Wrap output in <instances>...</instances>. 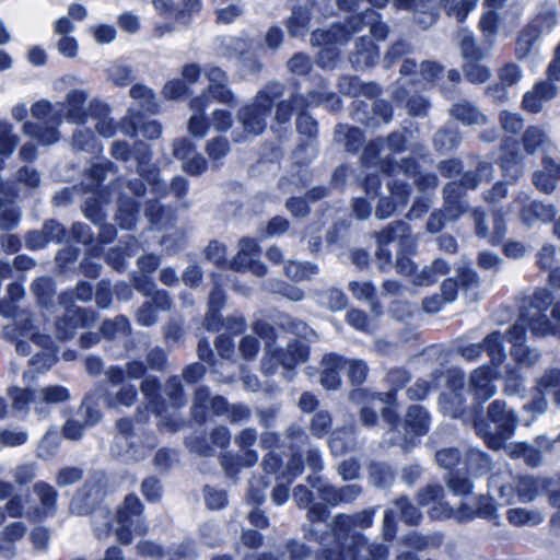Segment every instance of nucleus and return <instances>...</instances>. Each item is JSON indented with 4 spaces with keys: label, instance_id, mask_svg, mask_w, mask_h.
Here are the masks:
<instances>
[{
    "label": "nucleus",
    "instance_id": "nucleus-1",
    "mask_svg": "<svg viewBox=\"0 0 560 560\" xmlns=\"http://www.w3.org/2000/svg\"><path fill=\"white\" fill-rule=\"evenodd\" d=\"M551 299L549 293L541 291L536 293L533 303L524 311L520 320L509 330V340L512 343V354L515 360L523 365L534 364L539 353L524 346L525 325H527L536 336H546L558 331L560 323V302L551 311L553 323L549 320L547 306Z\"/></svg>",
    "mask_w": 560,
    "mask_h": 560
},
{
    "label": "nucleus",
    "instance_id": "nucleus-2",
    "mask_svg": "<svg viewBox=\"0 0 560 560\" xmlns=\"http://www.w3.org/2000/svg\"><path fill=\"white\" fill-rule=\"evenodd\" d=\"M253 330L266 341V354L262 360V371L266 374L275 373L279 364L289 370L306 361L308 351L303 343H292L285 351H278L273 348L271 342L275 337L273 328L267 323L257 322L253 326Z\"/></svg>",
    "mask_w": 560,
    "mask_h": 560
},
{
    "label": "nucleus",
    "instance_id": "nucleus-3",
    "mask_svg": "<svg viewBox=\"0 0 560 560\" xmlns=\"http://www.w3.org/2000/svg\"><path fill=\"white\" fill-rule=\"evenodd\" d=\"M282 94L283 89L281 84H268L257 93L253 103L244 106L238 112V120L242 122L247 135L258 136L264 131L271 106Z\"/></svg>",
    "mask_w": 560,
    "mask_h": 560
},
{
    "label": "nucleus",
    "instance_id": "nucleus-4",
    "mask_svg": "<svg viewBox=\"0 0 560 560\" xmlns=\"http://www.w3.org/2000/svg\"><path fill=\"white\" fill-rule=\"evenodd\" d=\"M32 116L38 124L26 121L23 125L24 135L36 139L42 144H52L59 140L57 127L60 125L61 108H56L47 101L36 102L32 108Z\"/></svg>",
    "mask_w": 560,
    "mask_h": 560
},
{
    "label": "nucleus",
    "instance_id": "nucleus-5",
    "mask_svg": "<svg viewBox=\"0 0 560 560\" xmlns=\"http://www.w3.org/2000/svg\"><path fill=\"white\" fill-rule=\"evenodd\" d=\"M489 487L499 493L504 504H509L514 498L515 487L522 502H532L544 488V483L530 477H522L516 481L511 472L501 471L490 477Z\"/></svg>",
    "mask_w": 560,
    "mask_h": 560
},
{
    "label": "nucleus",
    "instance_id": "nucleus-6",
    "mask_svg": "<svg viewBox=\"0 0 560 560\" xmlns=\"http://www.w3.org/2000/svg\"><path fill=\"white\" fill-rule=\"evenodd\" d=\"M488 418L495 425L494 432L483 431L481 425L477 427L478 433L482 434L486 443L492 450L503 448L504 442L513 435L517 425L515 413L501 400L493 401L488 408Z\"/></svg>",
    "mask_w": 560,
    "mask_h": 560
},
{
    "label": "nucleus",
    "instance_id": "nucleus-7",
    "mask_svg": "<svg viewBox=\"0 0 560 560\" xmlns=\"http://www.w3.org/2000/svg\"><path fill=\"white\" fill-rule=\"evenodd\" d=\"M353 401L363 402L360 410V420L364 425H373L376 422V411L381 410L386 421L396 419L395 397L392 393L368 394L365 389H357L351 394Z\"/></svg>",
    "mask_w": 560,
    "mask_h": 560
},
{
    "label": "nucleus",
    "instance_id": "nucleus-8",
    "mask_svg": "<svg viewBox=\"0 0 560 560\" xmlns=\"http://www.w3.org/2000/svg\"><path fill=\"white\" fill-rule=\"evenodd\" d=\"M377 242L380 246L376 252V257L381 270H385L390 262V252L385 248L386 244L396 242L399 248L408 253H411L416 245L415 240L411 237L409 228L404 222H396L387 230L378 233Z\"/></svg>",
    "mask_w": 560,
    "mask_h": 560
},
{
    "label": "nucleus",
    "instance_id": "nucleus-9",
    "mask_svg": "<svg viewBox=\"0 0 560 560\" xmlns=\"http://www.w3.org/2000/svg\"><path fill=\"white\" fill-rule=\"evenodd\" d=\"M141 512L142 504L140 500L135 495H127L124 506L117 512L115 521L117 524L115 533L120 542L129 544L131 541L132 532L143 533L140 526Z\"/></svg>",
    "mask_w": 560,
    "mask_h": 560
},
{
    "label": "nucleus",
    "instance_id": "nucleus-10",
    "mask_svg": "<svg viewBox=\"0 0 560 560\" xmlns=\"http://www.w3.org/2000/svg\"><path fill=\"white\" fill-rule=\"evenodd\" d=\"M445 383L446 390L440 397V408L443 413L455 418L463 411V396L460 390L464 386L463 373L456 369L447 370L440 375Z\"/></svg>",
    "mask_w": 560,
    "mask_h": 560
},
{
    "label": "nucleus",
    "instance_id": "nucleus-11",
    "mask_svg": "<svg viewBox=\"0 0 560 560\" xmlns=\"http://www.w3.org/2000/svg\"><path fill=\"white\" fill-rule=\"evenodd\" d=\"M116 425L118 434L112 447L116 454H126L129 458L139 460L147 455L149 448L154 446L153 438L149 446L138 445L139 439L133 434V425L130 419H120Z\"/></svg>",
    "mask_w": 560,
    "mask_h": 560
},
{
    "label": "nucleus",
    "instance_id": "nucleus-12",
    "mask_svg": "<svg viewBox=\"0 0 560 560\" xmlns=\"http://www.w3.org/2000/svg\"><path fill=\"white\" fill-rule=\"evenodd\" d=\"M513 203L522 207L520 220L528 228L538 223L550 222L558 213L556 206L551 203H544L537 200L529 201V196L526 192H520L514 198Z\"/></svg>",
    "mask_w": 560,
    "mask_h": 560
},
{
    "label": "nucleus",
    "instance_id": "nucleus-13",
    "mask_svg": "<svg viewBox=\"0 0 560 560\" xmlns=\"http://www.w3.org/2000/svg\"><path fill=\"white\" fill-rule=\"evenodd\" d=\"M557 24L553 9L539 13L530 24L522 32L517 39V54L524 57L537 40L539 35L549 33Z\"/></svg>",
    "mask_w": 560,
    "mask_h": 560
},
{
    "label": "nucleus",
    "instance_id": "nucleus-14",
    "mask_svg": "<svg viewBox=\"0 0 560 560\" xmlns=\"http://www.w3.org/2000/svg\"><path fill=\"white\" fill-rule=\"evenodd\" d=\"M104 495L102 477L88 480L73 498L70 509L79 515L89 514L101 502Z\"/></svg>",
    "mask_w": 560,
    "mask_h": 560
},
{
    "label": "nucleus",
    "instance_id": "nucleus-15",
    "mask_svg": "<svg viewBox=\"0 0 560 560\" xmlns=\"http://www.w3.org/2000/svg\"><path fill=\"white\" fill-rule=\"evenodd\" d=\"M205 74L210 84L201 94H207L209 102H211V100H215L223 104L234 105L235 95L226 86L228 74L214 66H207L205 68Z\"/></svg>",
    "mask_w": 560,
    "mask_h": 560
},
{
    "label": "nucleus",
    "instance_id": "nucleus-16",
    "mask_svg": "<svg viewBox=\"0 0 560 560\" xmlns=\"http://www.w3.org/2000/svg\"><path fill=\"white\" fill-rule=\"evenodd\" d=\"M493 224L490 230L486 224L487 214L483 210L477 208L472 210L471 218L475 223V231L479 237L487 238L489 243L499 244L506 234V225L503 214L500 211L493 212Z\"/></svg>",
    "mask_w": 560,
    "mask_h": 560
},
{
    "label": "nucleus",
    "instance_id": "nucleus-17",
    "mask_svg": "<svg viewBox=\"0 0 560 560\" xmlns=\"http://www.w3.org/2000/svg\"><path fill=\"white\" fill-rule=\"evenodd\" d=\"M351 540L352 545L341 557H332V553L329 552L326 560H381L385 555V549L382 546L369 545L361 535L352 536Z\"/></svg>",
    "mask_w": 560,
    "mask_h": 560
},
{
    "label": "nucleus",
    "instance_id": "nucleus-18",
    "mask_svg": "<svg viewBox=\"0 0 560 560\" xmlns=\"http://www.w3.org/2000/svg\"><path fill=\"white\" fill-rule=\"evenodd\" d=\"M93 320L92 314H86L79 306L71 305L66 310L63 317L56 324L58 335L62 339L72 338L75 329L90 326Z\"/></svg>",
    "mask_w": 560,
    "mask_h": 560
},
{
    "label": "nucleus",
    "instance_id": "nucleus-19",
    "mask_svg": "<svg viewBox=\"0 0 560 560\" xmlns=\"http://www.w3.org/2000/svg\"><path fill=\"white\" fill-rule=\"evenodd\" d=\"M120 130L127 136H142L148 139H156L161 135V126L154 121H144L143 117L136 114L135 109L129 110V116L125 117L120 122Z\"/></svg>",
    "mask_w": 560,
    "mask_h": 560
},
{
    "label": "nucleus",
    "instance_id": "nucleus-20",
    "mask_svg": "<svg viewBox=\"0 0 560 560\" xmlns=\"http://www.w3.org/2000/svg\"><path fill=\"white\" fill-rule=\"evenodd\" d=\"M494 378V373L489 366H481L472 372L469 381V390L477 401L482 402L494 396L497 392L492 384Z\"/></svg>",
    "mask_w": 560,
    "mask_h": 560
},
{
    "label": "nucleus",
    "instance_id": "nucleus-21",
    "mask_svg": "<svg viewBox=\"0 0 560 560\" xmlns=\"http://www.w3.org/2000/svg\"><path fill=\"white\" fill-rule=\"evenodd\" d=\"M389 190L390 199H381L376 208V217L380 219L388 218L398 209V207H404L408 201L409 191L404 183H390Z\"/></svg>",
    "mask_w": 560,
    "mask_h": 560
},
{
    "label": "nucleus",
    "instance_id": "nucleus-22",
    "mask_svg": "<svg viewBox=\"0 0 560 560\" xmlns=\"http://www.w3.org/2000/svg\"><path fill=\"white\" fill-rule=\"evenodd\" d=\"M348 38V32H346V30L341 26H331L328 31L325 32H314L313 40L316 44L324 46L318 56L319 62L323 66L328 67L329 62H326L325 58L330 54L331 46L345 44Z\"/></svg>",
    "mask_w": 560,
    "mask_h": 560
},
{
    "label": "nucleus",
    "instance_id": "nucleus-23",
    "mask_svg": "<svg viewBox=\"0 0 560 560\" xmlns=\"http://www.w3.org/2000/svg\"><path fill=\"white\" fill-rule=\"evenodd\" d=\"M430 424V418L428 412L420 406H412L408 409L402 425L406 430V436L404 442L411 440L412 435H423L428 432Z\"/></svg>",
    "mask_w": 560,
    "mask_h": 560
},
{
    "label": "nucleus",
    "instance_id": "nucleus-24",
    "mask_svg": "<svg viewBox=\"0 0 560 560\" xmlns=\"http://www.w3.org/2000/svg\"><path fill=\"white\" fill-rule=\"evenodd\" d=\"M557 95V88L550 82H539L532 91H528L523 98L524 109L538 113L541 110L545 102Z\"/></svg>",
    "mask_w": 560,
    "mask_h": 560
},
{
    "label": "nucleus",
    "instance_id": "nucleus-25",
    "mask_svg": "<svg viewBox=\"0 0 560 560\" xmlns=\"http://www.w3.org/2000/svg\"><path fill=\"white\" fill-rule=\"evenodd\" d=\"M209 97L207 94H200L192 98L189 103L191 116L188 122L189 131L197 136L203 137L207 131V121L203 116L205 109L209 106Z\"/></svg>",
    "mask_w": 560,
    "mask_h": 560
},
{
    "label": "nucleus",
    "instance_id": "nucleus-26",
    "mask_svg": "<svg viewBox=\"0 0 560 560\" xmlns=\"http://www.w3.org/2000/svg\"><path fill=\"white\" fill-rule=\"evenodd\" d=\"M442 71L443 69L439 65L431 61L422 62L419 67V70H417L416 62L409 59L405 60L400 68V73L404 75L413 73L415 79H412V81L417 83L433 82L436 78H439Z\"/></svg>",
    "mask_w": 560,
    "mask_h": 560
},
{
    "label": "nucleus",
    "instance_id": "nucleus-27",
    "mask_svg": "<svg viewBox=\"0 0 560 560\" xmlns=\"http://www.w3.org/2000/svg\"><path fill=\"white\" fill-rule=\"evenodd\" d=\"M460 198V185L451 183L444 187L445 219L456 221L466 211V205Z\"/></svg>",
    "mask_w": 560,
    "mask_h": 560
},
{
    "label": "nucleus",
    "instance_id": "nucleus-28",
    "mask_svg": "<svg viewBox=\"0 0 560 560\" xmlns=\"http://www.w3.org/2000/svg\"><path fill=\"white\" fill-rule=\"evenodd\" d=\"M145 366L141 361H131L125 368L110 366L106 372V378L110 384H122L128 380H139L144 375Z\"/></svg>",
    "mask_w": 560,
    "mask_h": 560
},
{
    "label": "nucleus",
    "instance_id": "nucleus-29",
    "mask_svg": "<svg viewBox=\"0 0 560 560\" xmlns=\"http://www.w3.org/2000/svg\"><path fill=\"white\" fill-rule=\"evenodd\" d=\"M374 511H362L354 515H338L335 518L336 535L350 533L357 527L368 528L372 525Z\"/></svg>",
    "mask_w": 560,
    "mask_h": 560
},
{
    "label": "nucleus",
    "instance_id": "nucleus-30",
    "mask_svg": "<svg viewBox=\"0 0 560 560\" xmlns=\"http://www.w3.org/2000/svg\"><path fill=\"white\" fill-rule=\"evenodd\" d=\"M88 97L89 93L85 90H73L67 94L65 107L69 121L78 125L85 122L86 115L82 106Z\"/></svg>",
    "mask_w": 560,
    "mask_h": 560
},
{
    "label": "nucleus",
    "instance_id": "nucleus-31",
    "mask_svg": "<svg viewBox=\"0 0 560 560\" xmlns=\"http://www.w3.org/2000/svg\"><path fill=\"white\" fill-rule=\"evenodd\" d=\"M343 358L337 354L330 353L323 358V373L320 382L327 389H336L340 385L339 371L343 370L341 364Z\"/></svg>",
    "mask_w": 560,
    "mask_h": 560
},
{
    "label": "nucleus",
    "instance_id": "nucleus-32",
    "mask_svg": "<svg viewBox=\"0 0 560 560\" xmlns=\"http://www.w3.org/2000/svg\"><path fill=\"white\" fill-rule=\"evenodd\" d=\"M33 491L40 502V505L36 510V514L40 516L54 515L57 509V491L54 487L40 481L34 485Z\"/></svg>",
    "mask_w": 560,
    "mask_h": 560
},
{
    "label": "nucleus",
    "instance_id": "nucleus-33",
    "mask_svg": "<svg viewBox=\"0 0 560 560\" xmlns=\"http://www.w3.org/2000/svg\"><path fill=\"white\" fill-rule=\"evenodd\" d=\"M257 257V243L252 238H242L240 241V249L230 262V268L236 271L246 270Z\"/></svg>",
    "mask_w": 560,
    "mask_h": 560
},
{
    "label": "nucleus",
    "instance_id": "nucleus-34",
    "mask_svg": "<svg viewBox=\"0 0 560 560\" xmlns=\"http://www.w3.org/2000/svg\"><path fill=\"white\" fill-rule=\"evenodd\" d=\"M114 386H120L119 389L115 393L107 392L105 399L106 404L110 408H117L120 406L130 407L132 406L138 396V390L136 386L125 381L122 384H113Z\"/></svg>",
    "mask_w": 560,
    "mask_h": 560
},
{
    "label": "nucleus",
    "instance_id": "nucleus-35",
    "mask_svg": "<svg viewBox=\"0 0 560 560\" xmlns=\"http://www.w3.org/2000/svg\"><path fill=\"white\" fill-rule=\"evenodd\" d=\"M450 271L448 264L443 259H435L430 266L415 276L412 283L418 287H429L435 283L439 278L445 276Z\"/></svg>",
    "mask_w": 560,
    "mask_h": 560
},
{
    "label": "nucleus",
    "instance_id": "nucleus-36",
    "mask_svg": "<svg viewBox=\"0 0 560 560\" xmlns=\"http://www.w3.org/2000/svg\"><path fill=\"white\" fill-rule=\"evenodd\" d=\"M450 112L456 120L464 125H483L487 122V116L475 105L467 102L453 105Z\"/></svg>",
    "mask_w": 560,
    "mask_h": 560
},
{
    "label": "nucleus",
    "instance_id": "nucleus-37",
    "mask_svg": "<svg viewBox=\"0 0 560 560\" xmlns=\"http://www.w3.org/2000/svg\"><path fill=\"white\" fill-rule=\"evenodd\" d=\"M378 59V50L370 38H360L357 44V52L352 58V62L359 67H371L376 63Z\"/></svg>",
    "mask_w": 560,
    "mask_h": 560
},
{
    "label": "nucleus",
    "instance_id": "nucleus-38",
    "mask_svg": "<svg viewBox=\"0 0 560 560\" xmlns=\"http://www.w3.org/2000/svg\"><path fill=\"white\" fill-rule=\"evenodd\" d=\"M33 342L43 348L42 353H36L31 360V365H39L37 370H48L54 364V358L50 351L51 339L47 335L33 334Z\"/></svg>",
    "mask_w": 560,
    "mask_h": 560
},
{
    "label": "nucleus",
    "instance_id": "nucleus-39",
    "mask_svg": "<svg viewBox=\"0 0 560 560\" xmlns=\"http://www.w3.org/2000/svg\"><path fill=\"white\" fill-rule=\"evenodd\" d=\"M537 390L542 396L552 395L555 401L560 404V371H547L539 380Z\"/></svg>",
    "mask_w": 560,
    "mask_h": 560
},
{
    "label": "nucleus",
    "instance_id": "nucleus-40",
    "mask_svg": "<svg viewBox=\"0 0 560 560\" xmlns=\"http://www.w3.org/2000/svg\"><path fill=\"white\" fill-rule=\"evenodd\" d=\"M480 501H485V505L482 508L478 506V509L475 511L472 509L475 499L468 497L466 499V502L462 503L456 511L453 508H451L450 514L455 515L458 518H470L475 513L482 516L491 515L493 512V506L490 503L489 499H480Z\"/></svg>",
    "mask_w": 560,
    "mask_h": 560
},
{
    "label": "nucleus",
    "instance_id": "nucleus-41",
    "mask_svg": "<svg viewBox=\"0 0 560 560\" xmlns=\"http://www.w3.org/2000/svg\"><path fill=\"white\" fill-rule=\"evenodd\" d=\"M349 290L355 299L369 302L376 315L381 314L378 305L374 303L375 288L371 282L352 281L349 283Z\"/></svg>",
    "mask_w": 560,
    "mask_h": 560
},
{
    "label": "nucleus",
    "instance_id": "nucleus-42",
    "mask_svg": "<svg viewBox=\"0 0 560 560\" xmlns=\"http://www.w3.org/2000/svg\"><path fill=\"white\" fill-rule=\"evenodd\" d=\"M458 44L465 62L480 61L486 52L475 45L472 36L467 31L458 33Z\"/></svg>",
    "mask_w": 560,
    "mask_h": 560
},
{
    "label": "nucleus",
    "instance_id": "nucleus-43",
    "mask_svg": "<svg viewBox=\"0 0 560 560\" xmlns=\"http://www.w3.org/2000/svg\"><path fill=\"white\" fill-rule=\"evenodd\" d=\"M284 269L287 276L295 281L310 280L318 271L316 265L301 261H289Z\"/></svg>",
    "mask_w": 560,
    "mask_h": 560
},
{
    "label": "nucleus",
    "instance_id": "nucleus-44",
    "mask_svg": "<svg viewBox=\"0 0 560 560\" xmlns=\"http://www.w3.org/2000/svg\"><path fill=\"white\" fill-rule=\"evenodd\" d=\"M18 144V137L13 133V127L8 121L0 120V163L12 154Z\"/></svg>",
    "mask_w": 560,
    "mask_h": 560
},
{
    "label": "nucleus",
    "instance_id": "nucleus-45",
    "mask_svg": "<svg viewBox=\"0 0 560 560\" xmlns=\"http://www.w3.org/2000/svg\"><path fill=\"white\" fill-rule=\"evenodd\" d=\"M477 0H441L440 5L446 14L463 21L470 10L475 7Z\"/></svg>",
    "mask_w": 560,
    "mask_h": 560
},
{
    "label": "nucleus",
    "instance_id": "nucleus-46",
    "mask_svg": "<svg viewBox=\"0 0 560 560\" xmlns=\"http://www.w3.org/2000/svg\"><path fill=\"white\" fill-rule=\"evenodd\" d=\"M508 520L516 526L536 525L544 521V516L538 511H528L517 508L509 510Z\"/></svg>",
    "mask_w": 560,
    "mask_h": 560
},
{
    "label": "nucleus",
    "instance_id": "nucleus-47",
    "mask_svg": "<svg viewBox=\"0 0 560 560\" xmlns=\"http://www.w3.org/2000/svg\"><path fill=\"white\" fill-rule=\"evenodd\" d=\"M548 144V138L544 130L538 127H529L523 136V145L528 153H535Z\"/></svg>",
    "mask_w": 560,
    "mask_h": 560
},
{
    "label": "nucleus",
    "instance_id": "nucleus-48",
    "mask_svg": "<svg viewBox=\"0 0 560 560\" xmlns=\"http://www.w3.org/2000/svg\"><path fill=\"white\" fill-rule=\"evenodd\" d=\"M119 209L116 220L120 228L131 229L136 223L137 207L132 200L125 199L119 196L118 198Z\"/></svg>",
    "mask_w": 560,
    "mask_h": 560
},
{
    "label": "nucleus",
    "instance_id": "nucleus-49",
    "mask_svg": "<svg viewBox=\"0 0 560 560\" xmlns=\"http://www.w3.org/2000/svg\"><path fill=\"white\" fill-rule=\"evenodd\" d=\"M306 101L301 95H294L290 101L280 102L276 110V120L278 124H285L290 120L292 112L302 109Z\"/></svg>",
    "mask_w": 560,
    "mask_h": 560
},
{
    "label": "nucleus",
    "instance_id": "nucleus-50",
    "mask_svg": "<svg viewBox=\"0 0 560 560\" xmlns=\"http://www.w3.org/2000/svg\"><path fill=\"white\" fill-rule=\"evenodd\" d=\"M130 96L138 102V105L145 112L154 113L156 110V103L152 90L142 85L135 84L130 90Z\"/></svg>",
    "mask_w": 560,
    "mask_h": 560
},
{
    "label": "nucleus",
    "instance_id": "nucleus-51",
    "mask_svg": "<svg viewBox=\"0 0 560 560\" xmlns=\"http://www.w3.org/2000/svg\"><path fill=\"white\" fill-rule=\"evenodd\" d=\"M492 179V168L491 165L487 162H482L479 164L477 174L466 173L462 180L460 185L465 188L475 189L480 183H488Z\"/></svg>",
    "mask_w": 560,
    "mask_h": 560
},
{
    "label": "nucleus",
    "instance_id": "nucleus-52",
    "mask_svg": "<svg viewBox=\"0 0 560 560\" xmlns=\"http://www.w3.org/2000/svg\"><path fill=\"white\" fill-rule=\"evenodd\" d=\"M342 369L347 370V374L353 384H361L368 376V365L362 360L343 359Z\"/></svg>",
    "mask_w": 560,
    "mask_h": 560
},
{
    "label": "nucleus",
    "instance_id": "nucleus-53",
    "mask_svg": "<svg viewBox=\"0 0 560 560\" xmlns=\"http://www.w3.org/2000/svg\"><path fill=\"white\" fill-rule=\"evenodd\" d=\"M399 137L398 136H390L388 138L387 141H384V140H376V141H373L371 142L365 149H364V153L362 155V162H363V165L366 166V165H370V164H373L374 163V160L376 159V155L382 151L384 150V147L385 145H388V147H393V145H397L398 142H399Z\"/></svg>",
    "mask_w": 560,
    "mask_h": 560
},
{
    "label": "nucleus",
    "instance_id": "nucleus-54",
    "mask_svg": "<svg viewBox=\"0 0 560 560\" xmlns=\"http://www.w3.org/2000/svg\"><path fill=\"white\" fill-rule=\"evenodd\" d=\"M159 382L156 378L152 376L145 377L141 383V392L149 400V404L152 406L153 411L162 417L163 408L160 406L158 401V390H159Z\"/></svg>",
    "mask_w": 560,
    "mask_h": 560
},
{
    "label": "nucleus",
    "instance_id": "nucleus-55",
    "mask_svg": "<svg viewBox=\"0 0 560 560\" xmlns=\"http://www.w3.org/2000/svg\"><path fill=\"white\" fill-rule=\"evenodd\" d=\"M101 330L105 337L110 339L126 336L129 330V322L126 317L118 316L113 320H105Z\"/></svg>",
    "mask_w": 560,
    "mask_h": 560
},
{
    "label": "nucleus",
    "instance_id": "nucleus-56",
    "mask_svg": "<svg viewBox=\"0 0 560 560\" xmlns=\"http://www.w3.org/2000/svg\"><path fill=\"white\" fill-rule=\"evenodd\" d=\"M503 0H486L485 5L489 9L480 19V27L483 32L494 34L498 31L497 14L492 9L499 7Z\"/></svg>",
    "mask_w": 560,
    "mask_h": 560
},
{
    "label": "nucleus",
    "instance_id": "nucleus-57",
    "mask_svg": "<svg viewBox=\"0 0 560 560\" xmlns=\"http://www.w3.org/2000/svg\"><path fill=\"white\" fill-rule=\"evenodd\" d=\"M483 350L488 352L491 359L495 362H501L504 358L502 335L494 331L487 336L482 342Z\"/></svg>",
    "mask_w": 560,
    "mask_h": 560
},
{
    "label": "nucleus",
    "instance_id": "nucleus-58",
    "mask_svg": "<svg viewBox=\"0 0 560 560\" xmlns=\"http://www.w3.org/2000/svg\"><path fill=\"white\" fill-rule=\"evenodd\" d=\"M69 398V392L60 385L47 386L40 389L38 399L46 404H59Z\"/></svg>",
    "mask_w": 560,
    "mask_h": 560
},
{
    "label": "nucleus",
    "instance_id": "nucleus-59",
    "mask_svg": "<svg viewBox=\"0 0 560 560\" xmlns=\"http://www.w3.org/2000/svg\"><path fill=\"white\" fill-rule=\"evenodd\" d=\"M463 70L467 80L471 83H483L490 78V70L479 65V61L465 62Z\"/></svg>",
    "mask_w": 560,
    "mask_h": 560
},
{
    "label": "nucleus",
    "instance_id": "nucleus-60",
    "mask_svg": "<svg viewBox=\"0 0 560 560\" xmlns=\"http://www.w3.org/2000/svg\"><path fill=\"white\" fill-rule=\"evenodd\" d=\"M503 447L508 450V453L511 457L518 458L521 456H526L527 463L532 466H535L539 462L538 453L528 444L516 443L510 444L508 446L504 444Z\"/></svg>",
    "mask_w": 560,
    "mask_h": 560
},
{
    "label": "nucleus",
    "instance_id": "nucleus-61",
    "mask_svg": "<svg viewBox=\"0 0 560 560\" xmlns=\"http://www.w3.org/2000/svg\"><path fill=\"white\" fill-rule=\"evenodd\" d=\"M109 79L118 86H126L132 81V71L122 63H115L108 69Z\"/></svg>",
    "mask_w": 560,
    "mask_h": 560
},
{
    "label": "nucleus",
    "instance_id": "nucleus-62",
    "mask_svg": "<svg viewBox=\"0 0 560 560\" xmlns=\"http://www.w3.org/2000/svg\"><path fill=\"white\" fill-rule=\"evenodd\" d=\"M27 441V433L18 429H7L0 432V446H20Z\"/></svg>",
    "mask_w": 560,
    "mask_h": 560
},
{
    "label": "nucleus",
    "instance_id": "nucleus-63",
    "mask_svg": "<svg viewBox=\"0 0 560 560\" xmlns=\"http://www.w3.org/2000/svg\"><path fill=\"white\" fill-rule=\"evenodd\" d=\"M206 151L210 159L217 162L228 154L230 145L225 138L218 137L207 142Z\"/></svg>",
    "mask_w": 560,
    "mask_h": 560
},
{
    "label": "nucleus",
    "instance_id": "nucleus-64",
    "mask_svg": "<svg viewBox=\"0 0 560 560\" xmlns=\"http://www.w3.org/2000/svg\"><path fill=\"white\" fill-rule=\"evenodd\" d=\"M502 129L510 133H517L523 128V118L520 114L502 110L500 113Z\"/></svg>",
    "mask_w": 560,
    "mask_h": 560
}]
</instances>
